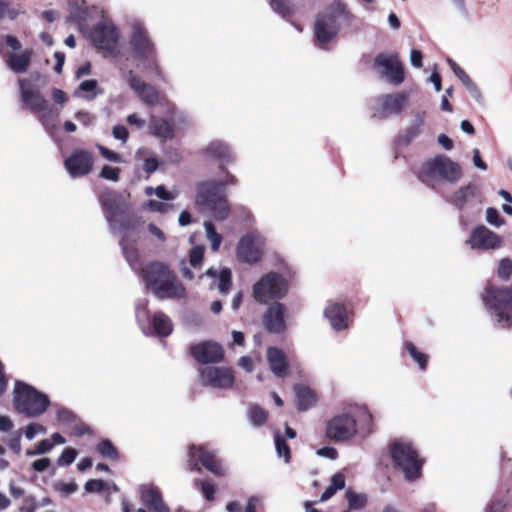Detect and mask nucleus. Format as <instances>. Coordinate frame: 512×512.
Instances as JSON below:
<instances>
[{
    "mask_svg": "<svg viewBox=\"0 0 512 512\" xmlns=\"http://www.w3.org/2000/svg\"><path fill=\"white\" fill-rule=\"evenodd\" d=\"M267 359L271 371L278 377H284L288 372V362L285 353L277 348L270 347L267 351Z\"/></svg>",
    "mask_w": 512,
    "mask_h": 512,
    "instance_id": "27",
    "label": "nucleus"
},
{
    "mask_svg": "<svg viewBox=\"0 0 512 512\" xmlns=\"http://www.w3.org/2000/svg\"><path fill=\"white\" fill-rule=\"evenodd\" d=\"M32 51L25 50L21 54L9 53L6 56L7 66L15 73L26 72L31 62Z\"/></svg>",
    "mask_w": 512,
    "mask_h": 512,
    "instance_id": "30",
    "label": "nucleus"
},
{
    "mask_svg": "<svg viewBox=\"0 0 512 512\" xmlns=\"http://www.w3.org/2000/svg\"><path fill=\"white\" fill-rule=\"evenodd\" d=\"M159 161L155 156L148 157L144 160L143 163V170L148 174L151 175L154 173L158 167H159Z\"/></svg>",
    "mask_w": 512,
    "mask_h": 512,
    "instance_id": "58",
    "label": "nucleus"
},
{
    "mask_svg": "<svg viewBox=\"0 0 512 512\" xmlns=\"http://www.w3.org/2000/svg\"><path fill=\"white\" fill-rule=\"evenodd\" d=\"M94 154L85 148H75L64 160V167L71 178L90 174L94 167Z\"/></svg>",
    "mask_w": 512,
    "mask_h": 512,
    "instance_id": "12",
    "label": "nucleus"
},
{
    "mask_svg": "<svg viewBox=\"0 0 512 512\" xmlns=\"http://www.w3.org/2000/svg\"><path fill=\"white\" fill-rule=\"evenodd\" d=\"M374 68L380 70V76L393 84L404 81L405 73L397 54L379 53L374 59Z\"/></svg>",
    "mask_w": 512,
    "mask_h": 512,
    "instance_id": "14",
    "label": "nucleus"
},
{
    "mask_svg": "<svg viewBox=\"0 0 512 512\" xmlns=\"http://www.w3.org/2000/svg\"><path fill=\"white\" fill-rule=\"evenodd\" d=\"M127 81L130 88L137 94V96L148 106H155L159 103L158 90L144 82L133 70L127 73Z\"/></svg>",
    "mask_w": 512,
    "mask_h": 512,
    "instance_id": "21",
    "label": "nucleus"
},
{
    "mask_svg": "<svg viewBox=\"0 0 512 512\" xmlns=\"http://www.w3.org/2000/svg\"><path fill=\"white\" fill-rule=\"evenodd\" d=\"M286 307L280 302L272 303L263 314V324L269 333L279 334L286 329Z\"/></svg>",
    "mask_w": 512,
    "mask_h": 512,
    "instance_id": "22",
    "label": "nucleus"
},
{
    "mask_svg": "<svg viewBox=\"0 0 512 512\" xmlns=\"http://www.w3.org/2000/svg\"><path fill=\"white\" fill-rule=\"evenodd\" d=\"M501 238L498 234L488 229L485 225L476 226L469 237L468 244L473 249L490 250L501 246Z\"/></svg>",
    "mask_w": 512,
    "mask_h": 512,
    "instance_id": "20",
    "label": "nucleus"
},
{
    "mask_svg": "<svg viewBox=\"0 0 512 512\" xmlns=\"http://www.w3.org/2000/svg\"><path fill=\"white\" fill-rule=\"evenodd\" d=\"M77 489H78V486L75 482H70V483L58 482L55 484V490L65 494V495L72 494V493L76 492Z\"/></svg>",
    "mask_w": 512,
    "mask_h": 512,
    "instance_id": "57",
    "label": "nucleus"
},
{
    "mask_svg": "<svg viewBox=\"0 0 512 512\" xmlns=\"http://www.w3.org/2000/svg\"><path fill=\"white\" fill-rule=\"evenodd\" d=\"M450 202L459 209H463L467 204L473 202L481 204L483 202L482 191L476 183H469L455 191Z\"/></svg>",
    "mask_w": 512,
    "mask_h": 512,
    "instance_id": "23",
    "label": "nucleus"
},
{
    "mask_svg": "<svg viewBox=\"0 0 512 512\" xmlns=\"http://www.w3.org/2000/svg\"><path fill=\"white\" fill-rule=\"evenodd\" d=\"M112 134L116 139L121 140L124 143L127 141L129 137V132L127 128L123 125H115L113 127Z\"/></svg>",
    "mask_w": 512,
    "mask_h": 512,
    "instance_id": "59",
    "label": "nucleus"
},
{
    "mask_svg": "<svg viewBox=\"0 0 512 512\" xmlns=\"http://www.w3.org/2000/svg\"><path fill=\"white\" fill-rule=\"evenodd\" d=\"M361 422L360 429L364 434H370L373 432V416L366 408L361 413Z\"/></svg>",
    "mask_w": 512,
    "mask_h": 512,
    "instance_id": "51",
    "label": "nucleus"
},
{
    "mask_svg": "<svg viewBox=\"0 0 512 512\" xmlns=\"http://www.w3.org/2000/svg\"><path fill=\"white\" fill-rule=\"evenodd\" d=\"M189 352L190 355L201 364L219 363L224 359L222 346L211 340L192 344L189 348Z\"/></svg>",
    "mask_w": 512,
    "mask_h": 512,
    "instance_id": "17",
    "label": "nucleus"
},
{
    "mask_svg": "<svg viewBox=\"0 0 512 512\" xmlns=\"http://www.w3.org/2000/svg\"><path fill=\"white\" fill-rule=\"evenodd\" d=\"M187 468L189 471L201 472V466L217 477L226 476V469L213 451L204 445L191 444L188 447Z\"/></svg>",
    "mask_w": 512,
    "mask_h": 512,
    "instance_id": "8",
    "label": "nucleus"
},
{
    "mask_svg": "<svg viewBox=\"0 0 512 512\" xmlns=\"http://www.w3.org/2000/svg\"><path fill=\"white\" fill-rule=\"evenodd\" d=\"M46 428L39 423H30L27 425L24 434L28 440H32L37 433H45Z\"/></svg>",
    "mask_w": 512,
    "mask_h": 512,
    "instance_id": "55",
    "label": "nucleus"
},
{
    "mask_svg": "<svg viewBox=\"0 0 512 512\" xmlns=\"http://www.w3.org/2000/svg\"><path fill=\"white\" fill-rule=\"evenodd\" d=\"M50 465H51V461L49 458H41V459L35 460L32 463V468L36 472H44L45 470H47L49 468Z\"/></svg>",
    "mask_w": 512,
    "mask_h": 512,
    "instance_id": "63",
    "label": "nucleus"
},
{
    "mask_svg": "<svg viewBox=\"0 0 512 512\" xmlns=\"http://www.w3.org/2000/svg\"><path fill=\"white\" fill-rule=\"evenodd\" d=\"M20 99L24 108L32 113H40L48 109V101L38 89H34L30 80L20 78Z\"/></svg>",
    "mask_w": 512,
    "mask_h": 512,
    "instance_id": "16",
    "label": "nucleus"
},
{
    "mask_svg": "<svg viewBox=\"0 0 512 512\" xmlns=\"http://www.w3.org/2000/svg\"><path fill=\"white\" fill-rule=\"evenodd\" d=\"M288 290L286 280L276 272L265 274L253 286V297L261 303L266 304L270 300L283 298Z\"/></svg>",
    "mask_w": 512,
    "mask_h": 512,
    "instance_id": "9",
    "label": "nucleus"
},
{
    "mask_svg": "<svg viewBox=\"0 0 512 512\" xmlns=\"http://www.w3.org/2000/svg\"><path fill=\"white\" fill-rule=\"evenodd\" d=\"M481 298L495 324L501 329H512V287L487 285Z\"/></svg>",
    "mask_w": 512,
    "mask_h": 512,
    "instance_id": "2",
    "label": "nucleus"
},
{
    "mask_svg": "<svg viewBox=\"0 0 512 512\" xmlns=\"http://www.w3.org/2000/svg\"><path fill=\"white\" fill-rule=\"evenodd\" d=\"M425 112H418L412 124L405 130L403 134V141L405 144H409L416 136L419 135L421 127L424 124Z\"/></svg>",
    "mask_w": 512,
    "mask_h": 512,
    "instance_id": "36",
    "label": "nucleus"
},
{
    "mask_svg": "<svg viewBox=\"0 0 512 512\" xmlns=\"http://www.w3.org/2000/svg\"><path fill=\"white\" fill-rule=\"evenodd\" d=\"M275 448L279 457H283L286 463L291 460V450L285 438L279 431L274 434Z\"/></svg>",
    "mask_w": 512,
    "mask_h": 512,
    "instance_id": "41",
    "label": "nucleus"
},
{
    "mask_svg": "<svg viewBox=\"0 0 512 512\" xmlns=\"http://www.w3.org/2000/svg\"><path fill=\"white\" fill-rule=\"evenodd\" d=\"M268 417V411L258 404H253L248 409V418L254 426L260 427L265 425Z\"/></svg>",
    "mask_w": 512,
    "mask_h": 512,
    "instance_id": "37",
    "label": "nucleus"
},
{
    "mask_svg": "<svg viewBox=\"0 0 512 512\" xmlns=\"http://www.w3.org/2000/svg\"><path fill=\"white\" fill-rule=\"evenodd\" d=\"M261 244L260 237L254 233L244 235L237 246L239 260L250 264L258 262L262 257Z\"/></svg>",
    "mask_w": 512,
    "mask_h": 512,
    "instance_id": "19",
    "label": "nucleus"
},
{
    "mask_svg": "<svg viewBox=\"0 0 512 512\" xmlns=\"http://www.w3.org/2000/svg\"><path fill=\"white\" fill-rule=\"evenodd\" d=\"M141 223V217L134 214L128 215L120 222L118 230L122 236H130V232H136Z\"/></svg>",
    "mask_w": 512,
    "mask_h": 512,
    "instance_id": "39",
    "label": "nucleus"
},
{
    "mask_svg": "<svg viewBox=\"0 0 512 512\" xmlns=\"http://www.w3.org/2000/svg\"><path fill=\"white\" fill-rule=\"evenodd\" d=\"M448 64L455 75L460 79L467 90L474 96H480L477 85L472 81L469 75L452 59H448Z\"/></svg>",
    "mask_w": 512,
    "mask_h": 512,
    "instance_id": "34",
    "label": "nucleus"
},
{
    "mask_svg": "<svg viewBox=\"0 0 512 512\" xmlns=\"http://www.w3.org/2000/svg\"><path fill=\"white\" fill-rule=\"evenodd\" d=\"M462 175L461 166L443 154H438L426 160L418 172V178L423 183H428L434 179L455 183L461 179Z\"/></svg>",
    "mask_w": 512,
    "mask_h": 512,
    "instance_id": "7",
    "label": "nucleus"
},
{
    "mask_svg": "<svg viewBox=\"0 0 512 512\" xmlns=\"http://www.w3.org/2000/svg\"><path fill=\"white\" fill-rule=\"evenodd\" d=\"M148 231L150 234L156 237L159 242L164 243L166 241L165 233L154 223L148 224Z\"/></svg>",
    "mask_w": 512,
    "mask_h": 512,
    "instance_id": "64",
    "label": "nucleus"
},
{
    "mask_svg": "<svg viewBox=\"0 0 512 512\" xmlns=\"http://www.w3.org/2000/svg\"><path fill=\"white\" fill-rule=\"evenodd\" d=\"M345 496L348 500L349 509H362L367 504V496L365 494H358L351 489H348Z\"/></svg>",
    "mask_w": 512,
    "mask_h": 512,
    "instance_id": "43",
    "label": "nucleus"
},
{
    "mask_svg": "<svg viewBox=\"0 0 512 512\" xmlns=\"http://www.w3.org/2000/svg\"><path fill=\"white\" fill-rule=\"evenodd\" d=\"M193 483H194L195 488L200 490L203 497L207 501L215 500L216 487L213 483H211L208 480H203V479H195Z\"/></svg>",
    "mask_w": 512,
    "mask_h": 512,
    "instance_id": "42",
    "label": "nucleus"
},
{
    "mask_svg": "<svg viewBox=\"0 0 512 512\" xmlns=\"http://www.w3.org/2000/svg\"><path fill=\"white\" fill-rule=\"evenodd\" d=\"M205 230L207 233V237L211 240V248L213 251H217L220 247L222 237L216 231L215 226L211 222H205Z\"/></svg>",
    "mask_w": 512,
    "mask_h": 512,
    "instance_id": "45",
    "label": "nucleus"
},
{
    "mask_svg": "<svg viewBox=\"0 0 512 512\" xmlns=\"http://www.w3.org/2000/svg\"><path fill=\"white\" fill-rule=\"evenodd\" d=\"M150 133L163 140H171L174 138L173 126L163 118L152 116L149 121Z\"/></svg>",
    "mask_w": 512,
    "mask_h": 512,
    "instance_id": "29",
    "label": "nucleus"
},
{
    "mask_svg": "<svg viewBox=\"0 0 512 512\" xmlns=\"http://www.w3.org/2000/svg\"><path fill=\"white\" fill-rule=\"evenodd\" d=\"M338 16L334 12L319 13L313 26L314 42L320 48H325L339 33Z\"/></svg>",
    "mask_w": 512,
    "mask_h": 512,
    "instance_id": "11",
    "label": "nucleus"
},
{
    "mask_svg": "<svg viewBox=\"0 0 512 512\" xmlns=\"http://www.w3.org/2000/svg\"><path fill=\"white\" fill-rule=\"evenodd\" d=\"M129 44L134 59L141 62L144 68L162 78V70L157 62L156 49L143 23L132 24Z\"/></svg>",
    "mask_w": 512,
    "mask_h": 512,
    "instance_id": "4",
    "label": "nucleus"
},
{
    "mask_svg": "<svg viewBox=\"0 0 512 512\" xmlns=\"http://www.w3.org/2000/svg\"><path fill=\"white\" fill-rule=\"evenodd\" d=\"M195 201L198 206L207 208L215 220L223 221L230 215L225 191L217 181L208 180L199 183Z\"/></svg>",
    "mask_w": 512,
    "mask_h": 512,
    "instance_id": "5",
    "label": "nucleus"
},
{
    "mask_svg": "<svg viewBox=\"0 0 512 512\" xmlns=\"http://www.w3.org/2000/svg\"><path fill=\"white\" fill-rule=\"evenodd\" d=\"M53 448V443L48 439L41 440L35 448L34 454H44Z\"/></svg>",
    "mask_w": 512,
    "mask_h": 512,
    "instance_id": "62",
    "label": "nucleus"
},
{
    "mask_svg": "<svg viewBox=\"0 0 512 512\" xmlns=\"http://www.w3.org/2000/svg\"><path fill=\"white\" fill-rule=\"evenodd\" d=\"M155 194L158 198L166 201L173 200L176 197L175 194L166 190L163 185H159L155 188Z\"/></svg>",
    "mask_w": 512,
    "mask_h": 512,
    "instance_id": "61",
    "label": "nucleus"
},
{
    "mask_svg": "<svg viewBox=\"0 0 512 512\" xmlns=\"http://www.w3.org/2000/svg\"><path fill=\"white\" fill-rule=\"evenodd\" d=\"M358 432L357 421L349 413H341L326 421L325 437L334 443L351 440Z\"/></svg>",
    "mask_w": 512,
    "mask_h": 512,
    "instance_id": "10",
    "label": "nucleus"
},
{
    "mask_svg": "<svg viewBox=\"0 0 512 512\" xmlns=\"http://www.w3.org/2000/svg\"><path fill=\"white\" fill-rule=\"evenodd\" d=\"M232 285V273L229 268H224L219 274L218 288L221 293H227Z\"/></svg>",
    "mask_w": 512,
    "mask_h": 512,
    "instance_id": "47",
    "label": "nucleus"
},
{
    "mask_svg": "<svg viewBox=\"0 0 512 512\" xmlns=\"http://www.w3.org/2000/svg\"><path fill=\"white\" fill-rule=\"evenodd\" d=\"M151 324L155 334L160 337H167L173 331V324L170 318L162 311L153 314Z\"/></svg>",
    "mask_w": 512,
    "mask_h": 512,
    "instance_id": "31",
    "label": "nucleus"
},
{
    "mask_svg": "<svg viewBox=\"0 0 512 512\" xmlns=\"http://www.w3.org/2000/svg\"><path fill=\"white\" fill-rule=\"evenodd\" d=\"M47 394L37 390L34 386L17 380L13 390V408L28 418L44 414L50 407Z\"/></svg>",
    "mask_w": 512,
    "mask_h": 512,
    "instance_id": "3",
    "label": "nucleus"
},
{
    "mask_svg": "<svg viewBox=\"0 0 512 512\" xmlns=\"http://www.w3.org/2000/svg\"><path fill=\"white\" fill-rule=\"evenodd\" d=\"M206 154L211 158L221 161L223 165L232 162L234 159L229 147L222 142L210 143L206 148Z\"/></svg>",
    "mask_w": 512,
    "mask_h": 512,
    "instance_id": "33",
    "label": "nucleus"
},
{
    "mask_svg": "<svg viewBox=\"0 0 512 512\" xmlns=\"http://www.w3.org/2000/svg\"><path fill=\"white\" fill-rule=\"evenodd\" d=\"M317 454L319 456L326 457L331 460H335L338 457V451L334 447H331V446H325V447L320 448L317 451Z\"/></svg>",
    "mask_w": 512,
    "mask_h": 512,
    "instance_id": "60",
    "label": "nucleus"
},
{
    "mask_svg": "<svg viewBox=\"0 0 512 512\" xmlns=\"http://www.w3.org/2000/svg\"><path fill=\"white\" fill-rule=\"evenodd\" d=\"M100 154L108 161L119 163L122 161L121 155L108 149L105 146L97 145Z\"/></svg>",
    "mask_w": 512,
    "mask_h": 512,
    "instance_id": "56",
    "label": "nucleus"
},
{
    "mask_svg": "<svg viewBox=\"0 0 512 512\" xmlns=\"http://www.w3.org/2000/svg\"><path fill=\"white\" fill-rule=\"evenodd\" d=\"M21 437L22 430L18 429L10 433L9 437L5 440L6 445L16 454L19 455L21 453Z\"/></svg>",
    "mask_w": 512,
    "mask_h": 512,
    "instance_id": "44",
    "label": "nucleus"
},
{
    "mask_svg": "<svg viewBox=\"0 0 512 512\" xmlns=\"http://www.w3.org/2000/svg\"><path fill=\"white\" fill-rule=\"evenodd\" d=\"M76 456H77L76 449H74L72 447H67L62 451L60 457L57 460V464L59 466H68L74 462V460L76 459Z\"/></svg>",
    "mask_w": 512,
    "mask_h": 512,
    "instance_id": "49",
    "label": "nucleus"
},
{
    "mask_svg": "<svg viewBox=\"0 0 512 512\" xmlns=\"http://www.w3.org/2000/svg\"><path fill=\"white\" fill-rule=\"evenodd\" d=\"M119 245L127 262L132 266L139 261V252L137 248V239L131 236H122Z\"/></svg>",
    "mask_w": 512,
    "mask_h": 512,
    "instance_id": "32",
    "label": "nucleus"
},
{
    "mask_svg": "<svg viewBox=\"0 0 512 512\" xmlns=\"http://www.w3.org/2000/svg\"><path fill=\"white\" fill-rule=\"evenodd\" d=\"M96 451L104 458L111 461H117L119 459V452L116 446L109 439L101 440L97 446Z\"/></svg>",
    "mask_w": 512,
    "mask_h": 512,
    "instance_id": "38",
    "label": "nucleus"
},
{
    "mask_svg": "<svg viewBox=\"0 0 512 512\" xmlns=\"http://www.w3.org/2000/svg\"><path fill=\"white\" fill-rule=\"evenodd\" d=\"M270 7L284 19L290 18L294 13V5L290 0H271Z\"/></svg>",
    "mask_w": 512,
    "mask_h": 512,
    "instance_id": "40",
    "label": "nucleus"
},
{
    "mask_svg": "<svg viewBox=\"0 0 512 512\" xmlns=\"http://www.w3.org/2000/svg\"><path fill=\"white\" fill-rule=\"evenodd\" d=\"M140 277L146 289L157 299H183L186 288L169 264L154 260L145 264L140 270Z\"/></svg>",
    "mask_w": 512,
    "mask_h": 512,
    "instance_id": "1",
    "label": "nucleus"
},
{
    "mask_svg": "<svg viewBox=\"0 0 512 512\" xmlns=\"http://www.w3.org/2000/svg\"><path fill=\"white\" fill-rule=\"evenodd\" d=\"M296 395V404L299 411H307L316 405L318 401L317 394L313 389L306 385L297 384L294 386Z\"/></svg>",
    "mask_w": 512,
    "mask_h": 512,
    "instance_id": "28",
    "label": "nucleus"
},
{
    "mask_svg": "<svg viewBox=\"0 0 512 512\" xmlns=\"http://www.w3.org/2000/svg\"><path fill=\"white\" fill-rule=\"evenodd\" d=\"M205 248L203 246H195L190 250L189 261L193 268H200L204 259Z\"/></svg>",
    "mask_w": 512,
    "mask_h": 512,
    "instance_id": "46",
    "label": "nucleus"
},
{
    "mask_svg": "<svg viewBox=\"0 0 512 512\" xmlns=\"http://www.w3.org/2000/svg\"><path fill=\"white\" fill-rule=\"evenodd\" d=\"M389 451L395 468L400 469L408 481L420 478L424 460L412 443L396 440L390 444Z\"/></svg>",
    "mask_w": 512,
    "mask_h": 512,
    "instance_id": "6",
    "label": "nucleus"
},
{
    "mask_svg": "<svg viewBox=\"0 0 512 512\" xmlns=\"http://www.w3.org/2000/svg\"><path fill=\"white\" fill-rule=\"evenodd\" d=\"M98 198L107 222L111 229L115 230L116 217L127 212L126 201L119 192L111 189L102 191Z\"/></svg>",
    "mask_w": 512,
    "mask_h": 512,
    "instance_id": "13",
    "label": "nucleus"
},
{
    "mask_svg": "<svg viewBox=\"0 0 512 512\" xmlns=\"http://www.w3.org/2000/svg\"><path fill=\"white\" fill-rule=\"evenodd\" d=\"M200 381L203 386L214 388H230L234 384V374L226 367H205L199 370Z\"/></svg>",
    "mask_w": 512,
    "mask_h": 512,
    "instance_id": "18",
    "label": "nucleus"
},
{
    "mask_svg": "<svg viewBox=\"0 0 512 512\" xmlns=\"http://www.w3.org/2000/svg\"><path fill=\"white\" fill-rule=\"evenodd\" d=\"M497 273L502 280H509L512 275V261L509 258L500 260Z\"/></svg>",
    "mask_w": 512,
    "mask_h": 512,
    "instance_id": "50",
    "label": "nucleus"
},
{
    "mask_svg": "<svg viewBox=\"0 0 512 512\" xmlns=\"http://www.w3.org/2000/svg\"><path fill=\"white\" fill-rule=\"evenodd\" d=\"M379 101L383 113L397 115L406 107L408 96L404 92H396L381 96Z\"/></svg>",
    "mask_w": 512,
    "mask_h": 512,
    "instance_id": "26",
    "label": "nucleus"
},
{
    "mask_svg": "<svg viewBox=\"0 0 512 512\" xmlns=\"http://www.w3.org/2000/svg\"><path fill=\"white\" fill-rule=\"evenodd\" d=\"M120 172L121 169L118 167H111L109 165H105L101 169L100 177L111 181H118L120 177Z\"/></svg>",
    "mask_w": 512,
    "mask_h": 512,
    "instance_id": "52",
    "label": "nucleus"
},
{
    "mask_svg": "<svg viewBox=\"0 0 512 512\" xmlns=\"http://www.w3.org/2000/svg\"><path fill=\"white\" fill-rule=\"evenodd\" d=\"M89 37L95 48L112 52L118 44L119 32L112 23L100 22L93 27Z\"/></svg>",
    "mask_w": 512,
    "mask_h": 512,
    "instance_id": "15",
    "label": "nucleus"
},
{
    "mask_svg": "<svg viewBox=\"0 0 512 512\" xmlns=\"http://www.w3.org/2000/svg\"><path fill=\"white\" fill-rule=\"evenodd\" d=\"M140 499L150 512H170L169 507L163 501L161 491L158 487H143L141 489Z\"/></svg>",
    "mask_w": 512,
    "mask_h": 512,
    "instance_id": "25",
    "label": "nucleus"
},
{
    "mask_svg": "<svg viewBox=\"0 0 512 512\" xmlns=\"http://www.w3.org/2000/svg\"><path fill=\"white\" fill-rule=\"evenodd\" d=\"M84 487L88 493H100L105 490L106 483L101 479H90Z\"/></svg>",
    "mask_w": 512,
    "mask_h": 512,
    "instance_id": "53",
    "label": "nucleus"
},
{
    "mask_svg": "<svg viewBox=\"0 0 512 512\" xmlns=\"http://www.w3.org/2000/svg\"><path fill=\"white\" fill-rule=\"evenodd\" d=\"M324 315L334 330L340 331L348 327L349 311L344 304L330 302L324 310Z\"/></svg>",
    "mask_w": 512,
    "mask_h": 512,
    "instance_id": "24",
    "label": "nucleus"
},
{
    "mask_svg": "<svg viewBox=\"0 0 512 512\" xmlns=\"http://www.w3.org/2000/svg\"><path fill=\"white\" fill-rule=\"evenodd\" d=\"M19 11L12 7L10 2L6 0H0V19L9 18L14 20L18 17Z\"/></svg>",
    "mask_w": 512,
    "mask_h": 512,
    "instance_id": "48",
    "label": "nucleus"
},
{
    "mask_svg": "<svg viewBox=\"0 0 512 512\" xmlns=\"http://www.w3.org/2000/svg\"><path fill=\"white\" fill-rule=\"evenodd\" d=\"M486 220L488 223L495 225L497 227H499L505 223L504 219L500 216L498 210L493 207H490L487 209Z\"/></svg>",
    "mask_w": 512,
    "mask_h": 512,
    "instance_id": "54",
    "label": "nucleus"
},
{
    "mask_svg": "<svg viewBox=\"0 0 512 512\" xmlns=\"http://www.w3.org/2000/svg\"><path fill=\"white\" fill-rule=\"evenodd\" d=\"M404 348L411 356V358L417 363L420 370L425 371L428 366L429 355L421 352L412 341H405Z\"/></svg>",
    "mask_w": 512,
    "mask_h": 512,
    "instance_id": "35",
    "label": "nucleus"
}]
</instances>
